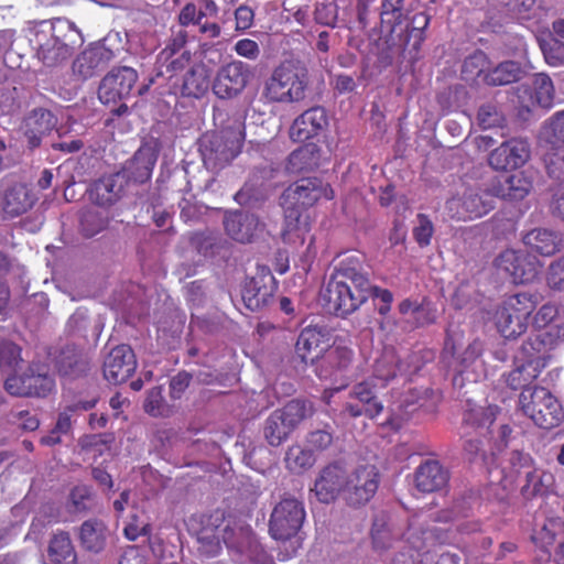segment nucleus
I'll list each match as a JSON object with an SVG mask.
<instances>
[{
  "instance_id": "obj_1",
  "label": "nucleus",
  "mask_w": 564,
  "mask_h": 564,
  "mask_svg": "<svg viewBox=\"0 0 564 564\" xmlns=\"http://www.w3.org/2000/svg\"><path fill=\"white\" fill-rule=\"evenodd\" d=\"M371 282L367 272L343 267L321 291V301L328 312L345 317L370 299Z\"/></svg>"
},
{
  "instance_id": "obj_2",
  "label": "nucleus",
  "mask_w": 564,
  "mask_h": 564,
  "mask_svg": "<svg viewBox=\"0 0 564 564\" xmlns=\"http://www.w3.org/2000/svg\"><path fill=\"white\" fill-rule=\"evenodd\" d=\"M245 137L243 126L239 121L204 133L199 140L204 164L212 170L229 165L240 154Z\"/></svg>"
},
{
  "instance_id": "obj_3",
  "label": "nucleus",
  "mask_w": 564,
  "mask_h": 564,
  "mask_svg": "<svg viewBox=\"0 0 564 564\" xmlns=\"http://www.w3.org/2000/svg\"><path fill=\"white\" fill-rule=\"evenodd\" d=\"M307 70L292 61L276 66L265 80L262 97L272 104L295 102L304 99Z\"/></svg>"
},
{
  "instance_id": "obj_4",
  "label": "nucleus",
  "mask_w": 564,
  "mask_h": 564,
  "mask_svg": "<svg viewBox=\"0 0 564 564\" xmlns=\"http://www.w3.org/2000/svg\"><path fill=\"white\" fill-rule=\"evenodd\" d=\"M314 405L308 400L293 399L281 409L274 410L264 421L262 434L270 446L278 447L289 440L291 434L310 419Z\"/></svg>"
},
{
  "instance_id": "obj_5",
  "label": "nucleus",
  "mask_w": 564,
  "mask_h": 564,
  "mask_svg": "<svg viewBox=\"0 0 564 564\" xmlns=\"http://www.w3.org/2000/svg\"><path fill=\"white\" fill-rule=\"evenodd\" d=\"M321 198L333 199L334 191L318 177H303L292 183L281 195L285 218L295 219L313 207Z\"/></svg>"
},
{
  "instance_id": "obj_6",
  "label": "nucleus",
  "mask_w": 564,
  "mask_h": 564,
  "mask_svg": "<svg viewBox=\"0 0 564 564\" xmlns=\"http://www.w3.org/2000/svg\"><path fill=\"white\" fill-rule=\"evenodd\" d=\"M519 405L536 426L544 430L558 426L564 419L562 405L550 390L543 387L521 391Z\"/></svg>"
},
{
  "instance_id": "obj_7",
  "label": "nucleus",
  "mask_w": 564,
  "mask_h": 564,
  "mask_svg": "<svg viewBox=\"0 0 564 564\" xmlns=\"http://www.w3.org/2000/svg\"><path fill=\"white\" fill-rule=\"evenodd\" d=\"M221 541L226 545L228 552L237 560H253L260 553V544L258 543L251 527L243 520L232 517H225L223 512L221 525H219Z\"/></svg>"
},
{
  "instance_id": "obj_8",
  "label": "nucleus",
  "mask_w": 564,
  "mask_h": 564,
  "mask_svg": "<svg viewBox=\"0 0 564 564\" xmlns=\"http://www.w3.org/2000/svg\"><path fill=\"white\" fill-rule=\"evenodd\" d=\"M123 51L121 41L117 36H106L83 51L74 61V72L84 79L90 78L99 70L105 69Z\"/></svg>"
},
{
  "instance_id": "obj_9",
  "label": "nucleus",
  "mask_w": 564,
  "mask_h": 564,
  "mask_svg": "<svg viewBox=\"0 0 564 564\" xmlns=\"http://www.w3.org/2000/svg\"><path fill=\"white\" fill-rule=\"evenodd\" d=\"M304 520L303 502L294 497H285L274 506L271 512L269 533L274 540H290L297 534Z\"/></svg>"
},
{
  "instance_id": "obj_10",
  "label": "nucleus",
  "mask_w": 564,
  "mask_h": 564,
  "mask_svg": "<svg viewBox=\"0 0 564 564\" xmlns=\"http://www.w3.org/2000/svg\"><path fill=\"white\" fill-rule=\"evenodd\" d=\"M55 387V381L47 369L39 364L30 365L21 375L10 376L4 381L6 391L20 398L46 397Z\"/></svg>"
},
{
  "instance_id": "obj_11",
  "label": "nucleus",
  "mask_w": 564,
  "mask_h": 564,
  "mask_svg": "<svg viewBox=\"0 0 564 564\" xmlns=\"http://www.w3.org/2000/svg\"><path fill=\"white\" fill-rule=\"evenodd\" d=\"M497 269L506 272L516 284L532 282L540 268L536 252L531 249H503L495 259Z\"/></svg>"
},
{
  "instance_id": "obj_12",
  "label": "nucleus",
  "mask_w": 564,
  "mask_h": 564,
  "mask_svg": "<svg viewBox=\"0 0 564 564\" xmlns=\"http://www.w3.org/2000/svg\"><path fill=\"white\" fill-rule=\"evenodd\" d=\"M464 339V332L459 327L449 324L446 329V338L442 351V360L458 373H463L471 367L482 352V343L474 339L464 349L462 354L456 357L457 349L462 346Z\"/></svg>"
},
{
  "instance_id": "obj_13",
  "label": "nucleus",
  "mask_w": 564,
  "mask_h": 564,
  "mask_svg": "<svg viewBox=\"0 0 564 564\" xmlns=\"http://www.w3.org/2000/svg\"><path fill=\"white\" fill-rule=\"evenodd\" d=\"M251 76L247 63L231 61L217 69L212 84L213 93L219 99H234L245 90Z\"/></svg>"
},
{
  "instance_id": "obj_14",
  "label": "nucleus",
  "mask_w": 564,
  "mask_h": 564,
  "mask_svg": "<svg viewBox=\"0 0 564 564\" xmlns=\"http://www.w3.org/2000/svg\"><path fill=\"white\" fill-rule=\"evenodd\" d=\"M379 486V474L373 465H362L347 475L343 498L346 503L359 508L368 503Z\"/></svg>"
},
{
  "instance_id": "obj_15",
  "label": "nucleus",
  "mask_w": 564,
  "mask_h": 564,
  "mask_svg": "<svg viewBox=\"0 0 564 564\" xmlns=\"http://www.w3.org/2000/svg\"><path fill=\"white\" fill-rule=\"evenodd\" d=\"M531 158V145L525 138L513 137L490 151L488 165L498 172L522 167Z\"/></svg>"
},
{
  "instance_id": "obj_16",
  "label": "nucleus",
  "mask_w": 564,
  "mask_h": 564,
  "mask_svg": "<svg viewBox=\"0 0 564 564\" xmlns=\"http://www.w3.org/2000/svg\"><path fill=\"white\" fill-rule=\"evenodd\" d=\"M495 207V197L489 191L469 188L462 196L447 202L453 218L473 220L487 215Z\"/></svg>"
},
{
  "instance_id": "obj_17",
  "label": "nucleus",
  "mask_w": 564,
  "mask_h": 564,
  "mask_svg": "<svg viewBox=\"0 0 564 564\" xmlns=\"http://www.w3.org/2000/svg\"><path fill=\"white\" fill-rule=\"evenodd\" d=\"M448 520L449 512L447 511L436 513L431 522L421 523L417 519H413L404 533L405 539L419 551L436 544L448 543L451 541L449 530L435 524Z\"/></svg>"
},
{
  "instance_id": "obj_18",
  "label": "nucleus",
  "mask_w": 564,
  "mask_h": 564,
  "mask_svg": "<svg viewBox=\"0 0 564 564\" xmlns=\"http://www.w3.org/2000/svg\"><path fill=\"white\" fill-rule=\"evenodd\" d=\"M138 73L132 67L112 68L100 82L98 98L105 104H116L131 96L137 84Z\"/></svg>"
},
{
  "instance_id": "obj_19",
  "label": "nucleus",
  "mask_w": 564,
  "mask_h": 564,
  "mask_svg": "<svg viewBox=\"0 0 564 564\" xmlns=\"http://www.w3.org/2000/svg\"><path fill=\"white\" fill-rule=\"evenodd\" d=\"M276 290V281L270 268L258 265L253 276L246 281L241 296L247 308L260 311L269 304Z\"/></svg>"
},
{
  "instance_id": "obj_20",
  "label": "nucleus",
  "mask_w": 564,
  "mask_h": 564,
  "mask_svg": "<svg viewBox=\"0 0 564 564\" xmlns=\"http://www.w3.org/2000/svg\"><path fill=\"white\" fill-rule=\"evenodd\" d=\"M332 332L324 325H310L303 328L295 344V354L305 365L323 358L330 347Z\"/></svg>"
},
{
  "instance_id": "obj_21",
  "label": "nucleus",
  "mask_w": 564,
  "mask_h": 564,
  "mask_svg": "<svg viewBox=\"0 0 564 564\" xmlns=\"http://www.w3.org/2000/svg\"><path fill=\"white\" fill-rule=\"evenodd\" d=\"M137 360L134 352L128 345H119L110 350L104 361V377L112 383L127 381L135 371Z\"/></svg>"
},
{
  "instance_id": "obj_22",
  "label": "nucleus",
  "mask_w": 564,
  "mask_h": 564,
  "mask_svg": "<svg viewBox=\"0 0 564 564\" xmlns=\"http://www.w3.org/2000/svg\"><path fill=\"white\" fill-rule=\"evenodd\" d=\"M328 127L325 108L316 106L295 118L290 128V138L295 142H305L322 134Z\"/></svg>"
},
{
  "instance_id": "obj_23",
  "label": "nucleus",
  "mask_w": 564,
  "mask_h": 564,
  "mask_svg": "<svg viewBox=\"0 0 564 564\" xmlns=\"http://www.w3.org/2000/svg\"><path fill=\"white\" fill-rule=\"evenodd\" d=\"M346 478V469L340 463L335 462L325 466L314 484L317 499L323 503L333 502L339 492L344 494Z\"/></svg>"
},
{
  "instance_id": "obj_24",
  "label": "nucleus",
  "mask_w": 564,
  "mask_h": 564,
  "mask_svg": "<svg viewBox=\"0 0 564 564\" xmlns=\"http://www.w3.org/2000/svg\"><path fill=\"white\" fill-rule=\"evenodd\" d=\"M54 367L59 376L74 380L88 372L89 359L82 348L66 345L54 357Z\"/></svg>"
},
{
  "instance_id": "obj_25",
  "label": "nucleus",
  "mask_w": 564,
  "mask_h": 564,
  "mask_svg": "<svg viewBox=\"0 0 564 564\" xmlns=\"http://www.w3.org/2000/svg\"><path fill=\"white\" fill-rule=\"evenodd\" d=\"M156 161V151L150 145H142L124 163L121 172L129 182L143 184L151 178Z\"/></svg>"
},
{
  "instance_id": "obj_26",
  "label": "nucleus",
  "mask_w": 564,
  "mask_h": 564,
  "mask_svg": "<svg viewBox=\"0 0 564 564\" xmlns=\"http://www.w3.org/2000/svg\"><path fill=\"white\" fill-rule=\"evenodd\" d=\"M1 186V212L7 216L17 217L33 207L36 198L25 184L12 183Z\"/></svg>"
},
{
  "instance_id": "obj_27",
  "label": "nucleus",
  "mask_w": 564,
  "mask_h": 564,
  "mask_svg": "<svg viewBox=\"0 0 564 564\" xmlns=\"http://www.w3.org/2000/svg\"><path fill=\"white\" fill-rule=\"evenodd\" d=\"M259 219L240 210L226 213L224 227L226 234L235 241L247 245L254 241L259 229Z\"/></svg>"
},
{
  "instance_id": "obj_28",
  "label": "nucleus",
  "mask_w": 564,
  "mask_h": 564,
  "mask_svg": "<svg viewBox=\"0 0 564 564\" xmlns=\"http://www.w3.org/2000/svg\"><path fill=\"white\" fill-rule=\"evenodd\" d=\"M223 521V511L215 510L202 521V529L197 534L198 551L207 557L217 556L221 551V533L219 525Z\"/></svg>"
},
{
  "instance_id": "obj_29",
  "label": "nucleus",
  "mask_w": 564,
  "mask_h": 564,
  "mask_svg": "<svg viewBox=\"0 0 564 564\" xmlns=\"http://www.w3.org/2000/svg\"><path fill=\"white\" fill-rule=\"evenodd\" d=\"M123 194V186L119 174L102 176L95 181L89 188V198L93 204L108 208L115 205Z\"/></svg>"
},
{
  "instance_id": "obj_30",
  "label": "nucleus",
  "mask_w": 564,
  "mask_h": 564,
  "mask_svg": "<svg viewBox=\"0 0 564 564\" xmlns=\"http://www.w3.org/2000/svg\"><path fill=\"white\" fill-rule=\"evenodd\" d=\"M448 481V471L437 462L427 459L415 471V486L422 492L441 490Z\"/></svg>"
},
{
  "instance_id": "obj_31",
  "label": "nucleus",
  "mask_w": 564,
  "mask_h": 564,
  "mask_svg": "<svg viewBox=\"0 0 564 564\" xmlns=\"http://www.w3.org/2000/svg\"><path fill=\"white\" fill-rule=\"evenodd\" d=\"M64 29L72 30V23L67 20L63 19H56L52 23V37L54 40L53 45H50V43L41 44L39 48V57L42 59V62L47 66H54L58 62L66 58L69 46L68 44L59 37L57 34V31H62Z\"/></svg>"
},
{
  "instance_id": "obj_32",
  "label": "nucleus",
  "mask_w": 564,
  "mask_h": 564,
  "mask_svg": "<svg viewBox=\"0 0 564 564\" xmlns=\"http://www.w3.org/2000/svg\"><path fill=\"white\" fill-rule=\"evenodd\" d=\"M56 123L57 119L52 111L44 108L33 109L25 119V135L30 147H39L42 137L50 133Z\"/></svg>"
},
{
  "instance_id": "obj_33",
  "label": "nucleus",
  "mask_w": 564,
  "mask_h": 564,
  "mask_svg": "<svg viewBox=\"0 0 564 564\" xmlns=\"http://www.w3.org/2000/svg\"><path fill=\"white\" fill-rule=\"evenodd\" d=\"M47 564H77V552L68 532L57 531L51 535Z\"/></svg>"
},
{
  "instance_id": "obj_34",
  "label": "nucleus",
  "mask_w": 564,
  "mask_h": 564,
  "mask_svg": "<svg viewBox=\"0 0 564 564\" xmlns=\"http://www.w3.org/2000/svg\"><path fill=\"white\" fill-rule=\"evenodd\" d=\"M109 530L104 521L89 519L79 527L80 545L89 552L99 553L106 546Z\"/></svg>"
},
{
  "instance_id": "obj_35",
  "label": "nucleus",
  "mask_w": 564,
  "mask_h": 564,
  "mask_svg": "<svg viewBox=\"0 0 564 564\" xmlns=\"http://www.w3.org/2000/svg\"><path fill=\"white\" fill-rule=\"evenodd\" d=\"M545 335L540 329L531 333L528 338L521 344L514 360H522L524 362L538 364L540 368L545 366V354L551 349L546 344Z\"/></svg>"
},
{
  "instance_id": "obj_36",
  "label": "nucleus",
  "mask_w": 564,
  "mask_h": 564,
  "mask_svg": "<svg viewBox=\"0 0 564 564\" xmlns=\"http://www.w3.org/2000/svg\"><path fill=\"white\" fill-rule=\"evenodd\" d=\"M209 87L208 69L203 63H194L184 73L181 94L185 97L200 98Z\"/></svg>"
},
{
  "instance_id": "obj_37",
  "label": "nucleus",
  "mask_w": 564,
  "mask_h": 564,
  "mask_svg": "<svg viewBox=\"0 0 564 564\" xmlns=\"http://www.w3.org/2000/svg\"><path fill=\"white\" fill-rule=\"evenodd\" d=\"M319 165V149L315 144H304L292 151L288 158L286 169L290 173L311 172Z\"/></svg>"
},
{
  "instance_id": "obj_38",
  "label": "nucleus",
  "mask_w": 564,
  "mask_h": 564,
  "mask_svg": "<svg viewBox=\"0 0 564 564\" xmlns=\"http://www.w3.org/2000/svg\"><path fill=\"white\" fill-rule=\"evenodd\" d=\"M516 367L506 376V383L513 390L535 388L531 383L539 377L541 369L538 364L514 360Z\"/></svg>"
},
{
  "instance_id": "obj_39",
  "label": "nucleus",
  "mask_w": 564,
  "mask_h": 564,
  "mask_svg": "<svg viewBox=\"0 0 564 564\" xmlns=\"http://www.w3.org/2000/svg\"><path fill=\"white\" fill-rule=\"evenodd\" d=\"M391 516L387 511L376 512L372 521L371 536L377 549L389 547L391 541L399 535L394 532Z\"/></svg>"
},
{
  "instance_id": "obj_40",
  "label": "nucleus",
  "mask_w": 564,
  "mask_h": 564,
  "mask_svg": "<svg viewBox=\"0 0 564 564\" xmlns=\"http://www.w3.org/2000/svg\"><path fill=\"white\" fill-rule=\"evenodd\" d=\"M284 463L291 473L301 475L316 464V456L310 447L292 445L285 453Z\"/></svg>"
},
{
  "instance_id": "obj_41",
  "label": "nucleus",
  "mask_w": 564,
  "mask_h": 564,
  "mask_svg": "<svg viewBox=\"0 0 564 564\" xmlns=\"http://www.w3.org/2000/svg\"><path fill=\"white\" fill-rule=\"evenodd\" d=\"M524 478L525 484L522 486L521 492L528 499L545 495L553 484L552 474L533 467L524 470Z\"/></svg>"
},
{
  "instance_id": "obj_42",
  "label": "nucleus",
  "mask_w": 564,
  "mask_h": 564,
  "mask_svg": "<svg viewBox=\"0 0 564 564\" xmlns=\"http://www.w3.org/2000/svg\"><path fill=\"white\" fill-rule=\"evenodd\" d=\"M521 68L517 62L506 61L494 68H489L484 78L488 86H503L517 82L520 78Z\"/></svg>"
},
{
  "instance_id": "obj_43",
  "label": "nucleus",
  "mask_w": 564,
  "mask_h": 564,
  "mask_svg": "<svg viewBox=\"0 0 564 564\" xmlns=\"http://www.w3.org/2000/svg\"><path fill=\"white\" fill-rule=\"evenodd\" d=\"M491 66V62L488 56L480 50L475 51L473 54L467 56L462 66V77L466 82H477L480 79L484 83V78Z\"/></svg>"
},
{
  "instance_id": "obj_44",
  "label": "nucleus",
  "mask_w": 564,
  "mask_h": 564,
  "mask_svg": "<svg viewBox=\"0 0 564 564\" xmlns=\"http://www.w3.org/2000/svg\"><path fill=\"white\" fill-rule=\"evenodd\" d=\"M302 217L295 219L284 217V228L282 230V241L285 245L294 247H301L307 243V247H312L314 240L310 237L307 241L310 228L306 223L301 221Z\"/></svg>"
},
{
  "instance_id": "obj_45",
  "label": "nucleus",
  "mask_w": 564,
  "mask_h": 564,
  "mask_svg": "<svg viewBox=\"0 0 564 564\" xmlns=\"http://www.w3.org/2000/svg\"><path fill=\"white\" fill-rule=\"evenodd\" d=\"M496 326L498 332L507 339H516L528 328V321L516 316L499 307L496 312Z\"/></svg>"
},
{
  "instance_id": "obj_46",
  "label": "nucleus",
  "mask_w": 564,
  "mask_h": 564,
  "mask_svg": "<svg viewBox=\"0 0 564 564\" xmlns=\"http://www.w3.org/2000/svg\"><path fill=\"white\" fill-rule=\"evenodd\" d=\"M159 75L166 76L170 80L180 74L185 73L192 63V53L189 51H182L180 54H171L165 58H160L158 55Z\"/></svg>"
},
{
  "instance_id": "obj_47",
  "label": "nucleus",
  "mask_w": 564,
  "mask_h": 564,
  "mask_svg": "<svg viewBox=\"0 0 564 564\" xmlns=\"http://www.w3.org/2000/svg\"><path fill=\"white\" fill-rule=\"evenodd\" d=\"M538 304V297L531 293L522 292L509 296L499 306L516 316L528 321Z\"/></svg>"
},
{
  "instance_id": "obj_48",
  "label": "nucleus",
  "mask_w": 564,
  "mask_h": 564,
  "mask_svg": "<svg viewBox=\"0 0 564 564\" xmlns=\"http://www.w3.org/2000/svg\"><path fill=\"white\" fill-rule=\"evenodd\" d=\"M533 187L532 181L523 172L507 177L501 186V196L510 200H521L529 195Z\"/></svg>"
},
{
  "instance_id": "obj_49",
  "label": "nucleus",
  "mask_w": 564,
  "mask_h": 564,
  "mask_svg": "<svg viewBox=\"0 0 564 564\" xmlns=\"http://www.w3.org/2000/svg\"><path fill=\"white\" fill-rule=\"evenodd\" d=\"M524 247H563L561 232L550 228H534L522 237Z\"/></svg>"
},
{
  "instance_id": "obj_50",
  "label": "nucleus",
  "mask_w": 564,
  "mask_h": 564,
  "mask_svg": "<svg viewBox=\"0 0 564 564\" xmlns=\"http://www.w3.org/2000/svg\"><path fill=\"white\" fill-rule=\"evenodd\" d=\"M335 426L332 423H323L311 430L305 436V443L314 453L325 452L334 443Z\"/></svg>"
},
{
  "instance_id": "obj_51",
  "label": "nucleus",
  "mask_w": 564,
  "mask_h": 564,
  "mask_svg": "<svg viewBox=\"0 0 564 564\" xmlns=\"http://www.w3.org/2000/svg\"><path fill=\"white\" fill-rule=\"evenodd\" d=\"M533 97L540 107L551 108L554 105L555 91L552 79L545 73H539L533 76L532 82Z\"/></svg>"
},
{
  "instance_id": "obj_52",
  "label": "nucleus",
  "mask_w": 564,
  "mask_h": 564,
  "mask_svg": "<svg viewBox=\"0 0 564 564\" xmlns=\"http://www.w3.org/2000/svg\"><path fill=\"white\" fill-rule=\"evenodd\" d=\"M350 397L356 399L364 408L375 405L377 408L376 416L383 410L382 403L378 400L376 384L372 380H366L354 386Z\"/></svg>"
},
{
  "instance_id": "obj_53",
  "label": "nucleus",
  "mask_w": 564,
  "mask_h": 564,
  "mask_svg": "<svg viewBox=\"0 0 564 564\" xmlns=\"http://www.w3.org/2000/svg\"><path fill=\"white\" fill-rule=\"evenodd\" d=\"M402 371V365L392 351H386L375 364L373 376L384 383L395 378Z\"/></svg>"
},
{
  "instance_id": "obj_54",
  "label": "nucleus",
  "mask_w": 564,
  "mask_h": 564,
  "mask_svg": "<svg viewBox=\"0 0 564 564\" xmlns=\"http://www.w3.org/2000/svg\"><path fill=\"white\" fill-rule=\"evenodd\" d=\"M404 1L405 0H382V22L389 24L392 29L402 24L405 19Z\"/></svg>"
},
{
  "instance_id": "obj_55",
  "label": "nucleus",
  "mask_w": 564,
  "mask_h": 564,
  "mask_svg": "<svg viewBox=\"0 0 564 564\" xmlns=\"http://www.w3.org/2000/svg\"><path fill=\"white\" fill-rule=\"evenodd\" d=\"M494 409L492 408H473L469 410H466L463 415V424L469 425L476 429H490V426L494 424L495 416H494Z\"/></svg>"
},
{
  "instance_id": "obj_56",
  "label": "nucleus",
  "mask_w": 564,
  "mask_h": 564,
  "mask_svg": "<svg viewBox=\"0 0 564 564\" xmlns=\"http://www.w3.org/2000/svg\"><path fill=\"white\" fill-rule=\"evenodd\" d=\"M431 18L425 12H419L413 15L411 26H408L410 39H414L413 48L420 50L425 40V30L429 26Z\"/></svg>"
},
{
  "instance_id": "obj_57",
  "label": "nucleus",
  "mask_w": 564,
  "mask_h": 564,
  "mask_svg": "<svg viewBox=\"0 0 564 564\" xmlns=\"http://www.w3.org/2000/svg\"><path fill=\"white\" fill-rule=\"evenodd\" d=\"M478 123L482 129H491L495 127H500L505 118L502 113L498 110L497 106L494 104H485L481 105L477 112Z\"/></svg>"
},
{
  "instance_id": "obj_58",
  "label": "nucleus",
  "mask_w": 564,
  "mask_h": 564,
  "mask_svg": "<svg viewBox=\"0 0 564 564\" xmlns=\"http://www.w3.org/2000/svg\"><path fill=\"white\" fill-rule=\"evenodd\" d=\"M93 496L87 486H76L69 494V510L84 512L91 508Z\"/></svg>"
},
{
  "instance_id": "obj_59",
  "label": "nucleus",
  "mask_w": 564,
  "mask_h": 564,
  "mask_svg": "<svg viewBox=\"0 0 564 564\" xmlns=\"http://www.w3.org/2000/svg\"><path fill=\"white\" fill-rule=\"evenodd\" d=\"M22 361L21 348L15 343L4 340L0 344V367L13 369Z\"/></svg>"
},
{
  "instance_id": "obj_60",
  "label": "nucleus",
  "mask_w": 564,
  "mask_h": 564,
  "mask_svg": "<svg viewBox=\"0 0 564 564\" xmlns=\"http://www.w3.org/2000/svg\"><path fill=\"white\" fill-rule=\"evenodd\" d=\"M352 358V352L347 347L327 348L323 359L337 370L346 369Z\"/></svg>"
},
{
  "instance_id": "obj_61",
  "label": "nucleus",
  "mask_w": 564,
  "mask_h": 564,
  "mask_svg": "<svg viewBox=\"0 0 564 564\" xmlns=\"http://www.w3.org/2000/svg\"><path fill=\"white\" fill-rule=\"evenodd\" d=\"M417 225L413 228V237L420 247L429 246L434 234L432 220L425 214H417Z\"/></svg>"
},
{
  "instance_id": "obj_62",
  "label": "nucleus",
  "mask_w": 564,
  "mask_h": 564,
  "mask_svg": "<svg viewBox=\"0 0 564 564\" xmlns=\"http://www.w3.org/2000/svg\"><path fill=\"white\" fill-rule=\"evenodd\" d=\"M544 163L550 177L558 181L564 178V148L546 153L544 155Z\"/></svg>"
},
{
  "instance_id": "obj_63",
  "label": "nucleus",
  "mask_w": 564,
  "mask_h": 564,
  "mask_svg": "<svg viewBox=\"0 0 564 564\" xmlns=\"http://www.w3.org/2000/svg\"><path fill=\"white\" fill-rule=\"evenodd\" d=\"M338 18V8L335 3H317L314 10L316 23L335 28Z\"/></svg>"
},
{
  "instance_id": "obj_64",
  "label": "nucleus",
  "mask_w": 564,
  "mask_h": 564,
  "mask_svg": "<svg viewBox=\"0 0 564 564\" xmlns=\"http://www.w3.org/2000/svg\"><path fill=\"white\" fill-rule=\"evenodd\" d=\"M545 130L552 143L564 144V110L552 115L545 123Z\"/></svg>"
}]
</instances>
